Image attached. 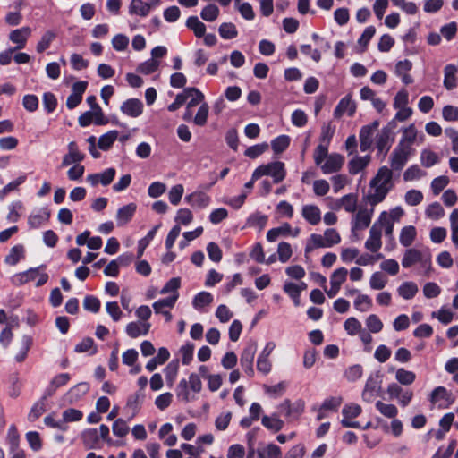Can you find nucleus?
I'll use <instances>...</instances> for the list:
<instances>
[{
	"label": "nucleus",
	"mask_w": 458,
	"mask_h": 458,
	"mask_svg": "<svg viewBox=\"0 0 458 458\" xmlns=\"http://www.w3.org/2000/svg\"><path fill=\"white\" fill-rule=\"evenodd\" d=\"M393 169L384 165L381 166L376 176L370 181V187L374 188L373 193L367 196V199L370 206L375 207L382 202L388 191L393 188Z\"/></svg>",
	"instance_id": "obj_1"
},
{
	"label": "nucleus",
	"mask_w": 458,
	"mask_h": 458,
	"mask_svg": "<svg viewBox=\"0 0 458 458\" xmlns=\"http://www.w3.org/2000/svg\"><path fill=\"white\" fill-rule=\"evenodd\" d=\"M262 176H271L274 183L281 182L286 176L284 164L281 161H274L259 165L253 172V179H259Z\"/></svg>",
	"instance_id": "obj_2"
},
{
	"label": "nucleus",
	"mask_w": 458,
	"mask_h": 458,
	"mask_svg": "<svg viewBox=\"0 0 458 458\" xmlns=\"http://www.w3.org/2000/svg\"><path fill=\"white\" fill-rule=\"evenodd\" d=\"M395 128L394 121H391L380 130L376 137V148H377L378 155H381L383 157L386 156L394 141Z\"/></svg>",
	"instance_id": "obj_3"
},
{
	"label": "nucleus",
	"mask_w": 458,
	"mask_h": 458,
	"mask_svg": "<svg viewBox=\"0 0 458 458\" xmlns=\"http://www.w3.org/2000/svg\"><path fill=\"white\" fill-rule=\"evenodd\" d=\"M44 268L45 266L42 265L40 267H31L24 272L18 273L13 276V283L16 285H22L38 279L36 286H42L48 280V275L47 273L40 272V270Z\"/></svg>",
	"instance_id": "obj_4"
},
{
	"label": "nucleus",
	"mask_w": 458,
	"mask_h": 458,
	"mask_svg": "<svg viewBox=\"0 0 458 458\" xmlns=\"http://www.w3.org/2000/svg\"><path fill=\"white\" fill-rule=\"evenodd\" d=\"M161 4V0H131L128 6L130 15L147 17L150 12Z\"/></svg>",
	"instance_id": "obj_5"
},
{
	"label": "nucleus",
	"mask_w": 458,
	"mask_h": 458,
	"mask_svg": "<svg viewBox=\"0 0 458 458\" xmlns=\"http://www.w3.org/2000/svg\"><path fill=\"white\" fill-rule=\"evenodd\" d=\"M412 151L413 149H408L397 145L390 157L391 168L394 171H401L409 160Z\"/></svg>",
	"instance_id": "obj_6"
},
{
	"label": "nucleus",
	"mask_w": 458,
	"mask_h": 458,
	"mask_svg": "<svg viewBox=\"0 0 458 458\" xmlns=\"http://www.w3.org/2000/svg\"><path fill=\"white\" fill-rule=\"evenodd\" d=\"M361 407L358 404H346L342 410L343 419L341 420V424L344 428H361L358 421L352 420V419L357 418L361 413Z\"/></svg>",
	"instance_id": "obj_7"
},
{
	"label": "nucleus",
	"mask_w": 458,
	"mask_h": 458,
	"mask_svg": "<svg viewBox=\"0 0 458 458\" xmlns=\"http://www.w3.org/2000/svg\"><path fill=\"white\" fill-rule=\"evenodd\" d=\"M277 409L279 414L284 415L290 420H294L303 412L304 403L300 400L292 404L289 400H284Z\"/></svg>",
	"instance_id": "obj_8"
},
{
	"label": "nucleus",
	"mask_w": 458,
	"mask_h": 458,
	"mask_svg": "<svg viewBox=\"0 0 458 458\" xmlns=\"http://www.w3.org/2000/svg\"><path fill=\"white\" fill-rule=\"evenodd\" d=\"M257 352L256 343L249 344L242 351L240 358V363L244 371L250 376L253 377V360Z\"/></svg>",
	"instance_id": "obj_9"
},
{
	"label": "nucleus",
	"mask_w": 458,
	"mask_h": 458,
	"mask_svg": "<svg viewBox=\"0 0 458 458\" xmlns=\"http://www.w3.org/2000/svg\"><path fill=\"white\" fill-rule=\"evenodd\" d=\"M379 126L378 121H374L370 124H367L361 127L360 131V148L362 152L369 150L373 143L374 132Z\"/></svg>",
	"instance_id": "obj_10"
},
{
	"label": "nucleus",
	"mask_w": 458,
	"mask_h": 458,
	"mask_svg": "<svg viewBox=\"0 0 458 458\" xmlns=\"http://www.w3.org/2000/svg\"><path fill=\"white\" fill-rule=\"evenodd\" d=\"M381 387V380L379 373L370 375L365 384L362 392V399L367 403H371Z\"/></svg>",
	"instance_id": "obj_11"
},
{
	"label": "nucleus",
	"mask_w": 458,
	"mask_h": 458,
	"mask_svg": "<svg viewBox=\"0 0 458 458\" xmlns=\"http://www.w3.org/2000/svg\"><path fill=\"white\" fill-rule=\"evenodd\" d=\"M115 174H116L115 169L113 167H110V168L106 169L102 173L90 174L87 175L86 181L92 187H95L98 184H102L103 186H107L113 182Z\"/></svg>",
	"instance_id": "obj_12"
},
{
	"label": "nucleus",
	"mask_w": 458,
	"mask_h": 458,
	"mask_svg": "<svg viewBox=\"0 0 458 458\" xmlns=\"http://www.w3.org/2000/svg\"><path fill=\"white\" fill-rule=\"evenodd\" d=\"M67 148L68 153L64 156L60 167H66L72 164H79L85 157V155L79 150L78 145L75 141H71L68 144Z\"/></svg>",
	"instance_id": "obj_13"
},
{
	"label": "nucleus",
	"mask_w": 458,
	"mask_h": 458,
	"mask_svg": "<svg viewBox=\"0 0 458 458\" xmlns=\"http://www.w3.org/2000/svg\"><path fill=\"white\" fill-rule=\"evenodd\" d=\"M344 163V156L333 153L330 154L326 161L320 165V168L325 174H333L338 172Z\"/></svg>",
	"instance_id": "obj_14"
},
{
	"label": "nucleus",
	"mask_w": 458,
	"mask_h": 458,
	"mask_svg": "<svg viewBox=\"0 0 458 458\" xmlns=\"http://www.w3.org/2000/svg\"><path fill=\"white\" fill-rule=\"evenodd\" d=\"M381 228L377 224H374L369 230V236L365 242V248L371 252H377L381 249Z\"/></svg>",
	"instance_id": "obj_15"
},
{
	"label": "nucleus",
	"mask_w": 458,
	"mask_h": 458,
	"mask_svg": "<svg viewBox=\"0 0 458 458\" xmlns=\"http://www.w3.org/2000/svg\"><path fill=\"white\" fill-rule=\"evenodd\" d=\"M374 211V207L371 206L370 209L366 208H360L354 216L352 230H361L367 228L370 222Z\"/></svg>",
	"instance_id": "obj_16"
},
{
	"label": "nucleus",
	"mask_w": 458,
	"mask_h": 458,
	"mask_svg": "<svg viewBox=\"0 0 458 458\" xmlns=\"http://www.w3.org/2000/svg\"><path fill=\"white\" fill-rule=\"evenodd\" d=\"M123 114L136 118L143 112V103L138 98H130L124 101L121 106Z\"/></svg>",
	"instance_id": "obj_17"
},
{
	"label": "nucleus",
	"mask_w": 458,
	"mask_h": 458,
	"mask_svg": "<svg viewBox=\"0 0 458 458\" xmlns=\"http://www.w3.org/2000/svg\"><path fill=\"white\" fill-rule=\"evenodd\" d=\"M356 111V104L352 100L351 96L344 97L339 103L337 104L335 111L334 116L335 118H340L344 114H347L349 116H352Z\"/></svg>",
	"instance_id": "obj_18"
},
{
	"label": "nucleus",
	"mask_w": 458,
	"mask_h": 458,
	"mask_svg": "<svg viewBox=\"0 0 458 458\" xmlns=\"http://www.w3.org/2000/svg\"><path fill=\"white\" fill-rule=\"evenodd\" d=\"M31 34L30 27H22L21 29L14 30L9 34V39L17 44L15 50L21 49L25 47L28 38Z\"/></svg>",
	"instance_id": "obj_19"
},
{
	"label": "nucleus",
	"mask_w": 458,
	"mask_h": 458,
	"mask_svg": "<svg viewBox=\"0 0 458 458\" xmlns=\"http://www.w3.org/2000/svg\"><path fill=\"white\" fill-rule=\"evenodd\" d=\"M418 131L413 123L403 130V134L397 145L412 149V144L417 142Z\"/></svg>",
	"instance_id": "obj_20"
},
{
	"label": "nucleus",
	"mask_w": 458,
	"mask_h": 458,
	"mask_svg": "<svg viewBox=\"0 0 458 458\" xmlns=\"http://www.w3.org/2000/svg\"><path fill=\"white\" fill-rule=\"evenodd\" d=\"M137 209L135 203H130L120 208L116 213V221L118 226H123L128 224L133 217Z\"/></svg>",
	"instance_id": "obj_21"
},
{
	"label": "nucleus",
	"mask_w": 458,
	"mask_h": 458,
	"mask_svg": "<svg viewBox=\"0 0 458 458\" xmlns=\"http://www.w3.org/2000/svg\"><path fill=\"white\" fill-rule=\"evenodd\" d=\"M302 217L310 225H316L321 220V211L316 205H304L301 209Z\"/></svg>",
	"instance_id": "obj_22"
},
{
	"label": "nucleus",
	"mask_w": 458,
	"mask_h": 458,
	"mask_svg": "<svg viewBox=\"0 0 458 458\" xmlns=\"http://www.w3.org/2000/svg\"><path fill=\"white\" fill-rule=\"evenodd\" d=\"M183 94L185 96V101L189 99L187 102L188 107H194L198 105H201L204 101V95L203 93L197 88L190 87L185 88L183 89Z\"/></svg>",
	"instance_id": "obj_23"
},
{
	"label": "nucleus",
	"mask_w": 458,
	"mask_h": 458,
	"mask_svg": "<svg viewBox=\"0 0 458 458\" xmlns=\"http://www.w3.org/2000/svg\"><path fill=\"white\" fill-rule=\"evenodd\" d=\"M49 217L50 211L47 208H41L29 216L28 224L32 229L39 228L49 220Z\"/></svg>",
	"instance_id": "obj_24"
},
{
	"label": "nucleus",
	"mask_w": 458,
	"mask_h": 458,
	"mask_svg": "<svg viewBox=\"0 0 458 458\" xmlns=\"http://www.w3.org/2000/svg\"><path fill=\"white\" fill-rule=\"evenodd\" d=\"M150 329V323L148 322H131L126 326V333L131 338H136L140 335H146Z\"/></svg>",
	"instance_id": "obj_25"
},
{
	"label": "nucleus",
	"mask_w": 458,
	"mask_h": 458,
	"mask_svg": "<svg viewBox=\"0 0 458 458\" xmlns=\"http://www.w3.org/2000/svg\"><path fill=\"white\" fill-rule=\"evenodd\" d=\"M458 69L454 64H447L444 69L443 84L447 90H452L457 86Z\"/></svg>",
	"instance_id": "obj_26"
},
{
	"label": "nucleus",
	"mask_w": 458,
	"mask_h": 458,
	"mask_svg": "<svg viewBox=\"0 0 458 458\" xmlns=\"http://www.w3.org/2000/svg\"><path fill=\"white\" fill-rule=\"evenodd\" d=\"M89 390V386L86 382H81L77 384L76 386H72L66 394V398L69 403H72L77 402L79 399H81V396H83L85 394L88 393Z\"/></svg>",
	"instance_id": "obj_27"
},
{
	"label": "nucleus",
	"mask_w": 458,
	"mask_h": 458,
	"mask_svg": "<svg viewBox=\"0 0 458 458\" xmlns=\"http://www.w3.org/2000/svg\"><path fill=\"white\" fill-rule=\"evenodd\" d=\"M185 201L193 208H205L209 204L210 199L203 192H193L185 197Z\"/></svg>",
	"instance_id": "obj_28"
},
{
	"label": "nucleus",
	"mask_w": 458,
	"mask_h": 458,
	"mask_svg": "<svg viewBox=\"0 0 458 458\" xmlns=\"http://www.w3.org/2000/svg\"><path fill=\"white\" fill-rule=\"evenodd\" d=\"M81 440L87 449L98 447L99 437L96 428H88L81 433Z\"/></svg>",
	"instance_id": "obj_29"
},
{
	"label": "nucleus",
	"mask_w": 458,
	"mask_h": 458,
	"mask_svg": "<svg viewBox=\"0 0 458 458\" xmlns=\"http://www.w3.org/2000/svg\"><path fill=\"white\" fill-rule=\"evenodd\" d=\"M423 259L422 253L416 249H408L404 252L402 259L403 267H411L416 263L421 262Z\"/></svg>",
	"instance_id": "obj_30"
},
{
	"label": "nucleus",
	"mask_w": 458,
	"mask_h": 458,
	"mask_svg": "<svg viewBox=\"0 0 458 458\" xmlns=\"http://www.w3.org/2000/svg\"><path fill=\"white\" fill-rule=\"evenodd\" d=\"M418 291V285L411 281L403 283L397 289L398 294L404 300L412 299Z\"/></svg>",
	"instance_id": "obj_31"
},
{
	"label": "nucleus",
	"mask_w": 458,
	"mask_h": 458,
	"mask_svg": "<svg viewBox=\"0 0 458 458\" xmlns=\"http://www.w3.org/2000/svg\"><path fill=\"white\" fill-rule=\"evenodd\" d=\"M336 208H343L348 213H353L357 207V198L354 194H346L335 203Z\"/></svg>",
	"instance_id": "obj_32"
},
{
	"label": "nucleus",
	"mask_w": 458,
	"mask_h": 458,
	"mask_svg": "<svg viewBox=\"0 0 458 458\" xmlns=\"http://www.w3.org/2000/svg\"><path fill=\"white\" fill-rule=\"evenodd\" d=\"M369 156L354 157L348 163L349 173L357 174L369 165Z\"/></svg>",
	"instance_id": "obj_33"
},
{
	"label": "nucleus",
	"mask_w": 458,
	"mask_h": 458,
	"mask_svg": "<svg viewBox=\"0 0 458 458\" xmlns=\"http://www.w3.org/2000/svg\"><path fill=\"white\" fill-rule=\"evenodd\" d=\"M24 257V247L21 244L13 246L5 256L4 262L8 265H16Z\"/></svg>",
	"instance_id": "obj_34"
},
{
	"label": "nucleus",
	"mask_w": 458,
	"mask_h": 458,
	"mask_svg": "<svg viewBox=\"0 0 458 458\" xmlns=\"http://www.w3.org/2000/svg\"><path fill=\"white\" fill-rule=\"evenodd\" d=\"M186 26L194 32L197 38H201L205 35L206 26L197 16H190L186 21Z\"/></svg>",
	"instance_id": "obj_35"
},
{
	"label": "nucleus",
	"mask_w": 458,
	"mask_h": 458,
	"mask_svg": "<svg viewBox=\"0 0 458 458\" xmlns=\"http://www.w3.org/2000/svg\"><path fill=\"white\" fill-rule=\"evenodd\" d=\"M318 248H327L325 237L320 234L312 233L310 234V239L306 244L305 254L307 255Z\"/></svg>",
	"instance_id": "obj_36"
},
{
	"label": "nucleus",
	"mask_w": 458,
	"mask_h": 458,
	"mask_svg": "<svg viewBox=\"0 0 458 458\" xmlns=\"http://www.w3.org/2000/svg\"><path fill=\"white\" fill-rule=\"evenodd\" d=\"M417 232L413 225L404 226L400 234V242L404 247H409L412 244Z\"/></svg>",
	"instance_id": "obj_37"
},
{
	"label": "nucleus",
	"mask_w": 458,
	"mask_h": 458,
	"mask_svg": "<svg viewBox=\"0 0 458 458\" xmlns=\"http://www.w3.org/2000/svg\"><path fill=\"white\" fill-rule=\"evenodd\" d=\"M117 137V131H109L98 139V148L102 150H108L116 140Z\"/></svg>",
	"instance_id": "obj_38"
},
{
	"label": "nucleus",
	"mask_w": 458,
	"mask_h": 458,
	"mask_svg": "<svg viewBox=\"0 0 458 458\" xmlns=\"http://www.w3.org/2000/svg\"><path fill=\"white\" fill-rule=\"evenodd\" d=\"M261 422L264 427L276 432L281 430L284 426V421L278 418L277 414L263 416Z\"/></svg>",
	"instance_id": "obj_39"
},
{
	"label": "nucleus",
	"mask_w": 458,
	"mask_h": 458,
	"mask_svg": "<svg viewBox=\"0 0 458 458\" xmlns=\"http://www.w3.org/2000/svg\"><path fill=\"white\" fill-rule=\"evenodd\" d=\"M376 408L383 416L389 419H395L398 414V409L395 405L385 403L381 401L376 403Z\"/></svg>",
	"instance_id": "obj_40"
},
{
	"label": "nucleus",
	"mask_w": 458,
	"mask_h": 458,
	"mask_svg": "<svg viewBox=\"0 0 458 458\" xmlns=\"http://www.w3.org/2000/svg\"><path fill=\"white\" fill-rule=\"evenodd\" d=\"M375 224H377L380 226L381 232L383 230L385 231V234L386 236L392 235L394 223L392 222L387 212H382L378 220Z\"/></svg>",
	"instance_id": "obj_41"
},
{
	"label": "nucleus",
	"mask_w": 458,
	"mask_h": 458,
	"mask_svg": "<svg viewBox=\"0 0 458 458\" xmlns=\"http://www.w3.org/2000/svg\"><path fill=\"white\" fill-rule=\"evenodd\" d=\"M178 299V293L173 294L170 297L161 299L153 303V309L156 313L164 311V308H173Z\"/></svg>",
	"instance_id": "obj_42"
},
{
	"label": "nucleus",
	"mask_w": 458,
	"mask_h": 458,
	"mask_svg": "<svg viewBox=\"0 0 458 458\" xmlns=\"http://www.w3.org/2000/svg\"><path fill=\"white\" fill-rule=\"evenodd\" d=\"M451 240L458 250V208H454L450 215Z\"/></svg>",
	"instance_id": "obj_43"
},
{
	"label": "nucleus",
	"mask_w": 458,
	"mask_h": 458,
	"mask_svg": "<svg viewBox=\"0 0 458 458\" xmlns=\"http://www.w3.org/2000/svg\"><path fill=\"white\" fill-rule=\"evenodd\" d=\"M290 144V138L287 135H280L271 141V148L276 154L284 152Z\"/></svg>",
	"instance_id": "obj_44"
},
{
	"label": "nucleus",
	"mask_w": 458,
	"mask_h": 458,
	"mask_svg": "<svg viewBox=\"0 0 458 458\" xmlns=\"http://www.w3.org/2000/svg\"><path fill=\"white\" fill-rule=\"evenodd\" d=\"M451 394L443 386H437L435 388L430 395V402L432 403H438L441 401L450 403Z\"/></svg>",
	"instance_id": "obj_45"
},
{
	"label": "nucleus",
	"mask_w": 458,
	"mask_h": 458,
	"mask_svg": "<svg viewBox=\"0 0 458 458\" xmlns=\"http://www.w3.org/2000/svg\"><path fill=\"white\" fill-rule=\"evenodd\" d=\"M219 35L225 39H232L237 37L238 31L232 22H224L218 29Z\"/></svg>",
	"instance_id": "obj_46"
},
{
	"label": "nucleus",
	"mask_w": 458,
	"mask_h": 458,
	"mask_svg": "<svg viewBox=\"0 0 458 458\" xmlns=\"http://www.w3.org/2000/svg\"><path fill=\"white\" fill-rule=\"evenodd\" d=\"M395 378L400 384L408 386L414 382L416 375L412 371L401 368L397 369Z\"/></svg>",
	"instance_id": "obj_47"
},
{
	"label": "nucleus",
	"mask_w": 458,
	"mask_h": 458,
	"mask_svg": "<svg viewBox=\"0 0 458 458\" xmlns=\"http://www.w3.org/2000/svg\"><path fill=\"white\" fill-rule=\"evenodd\" d=\"M209 112V106L206 102H203L193 117V123L198 126H204L207 123Z\"/></svg>",
	"instance_id": "obj_48"
},
{
	"label": "nucleus",
	"mask_w": 458,
	"mask_h": 458,
	"mask_svg": "<svg viewBox=\"0 0 458 458\" xmlns=\"http://www.w3.org/2000/svg\"><path fill=\"white\" fill-rule=\"evenodd\" d=\"M421 165L425 167H431L439 162L438 156L429 149H423L420 154Z\"/></svg>",
	"instance_id": "obj_49"
},
{
	"label": "nucleus",
	"mask_w": 458,
	"mask_h": 458,
	"mask_svg": "<svg viewBox=\"0 0 458 458\" xmlns=\"http://www.w3.org/2000/svg\"><path fill=\"white\" fill-rule=\"evenodd\" d=\"M213 301V296L208 292H201L198 293L193 299V307L197 310H200L209 305Z\"/></svg>",
	"instance_id": "obj_50"
},
{
	"label": "nucleus",
	"mask_w": 458,
	"mask_h": 458,
	"mask_svg": "<svg viewBox=\"0 0 458 458\" xmlns=\"http://www.w3.org/2000/svg\"><path fill=\"white\" fill-rule=\"evenodd\" d=\"M425 214L428 217L433 220H437L444 216L445 210L438 202H434L428 206Z\"/></svg>",
	"instance_id": "obj_51"
},
{
	"label": "nucleus",
	"mask_w": 458,
	"mask_h": 458,
	"mask_svg": "<svg viewBox=\"0 0 458 458\" xmlns=\"http://www.w3.org/2000/svg\"><path fill=\"white\" fill-rule=\"evenodd\" d=\"M56 34L52 30H47L43 34L40 40L37 44V51L38 53L44 52L46 49H47L51 44V42L55 38Z\"/></svg>",
	"instance_id": "obj_52"
},
{
	"label": "nucleus",
	"mask_w": 458,
	"mask_h": 458,
	"mask_svg": "<svg viewBox=\"0 0 458 458\" xmlns=\"http://www.w3.org/2000/svg\"><path fill=\"white\" fill-rule=\"evenodd\" d=\"M327 146L328 145L319 143V145L315 148L313 158L316 165L320 166L324 160L329 156Z\"/></svg>",
	"instance_id": "obj_53"
},
{
	"label": "nucleus",
	"mask_w": 458,
	"mask_h": 458,
	"mask_svg": "<svg viewBox=\"0 0 458 458\" xmlns=\"http://www.w3.org/2000/svg\"><path fill=\"white\" fill-rule=\"evenodd\" d=\"M386 284L387 278L381 272H375L372 274L369 280L371 289L381 290L386 285Z\"/></svg>",
	"instance_id": "obj_54"
},
{
	"label": "nucleus",
	"mask_w": 458,
	"mask_h": 458,
	"mask_svg": "<svg viewBox=\"0 0 458 458\" xmlns=\"http://www.w3.org/2000/svg\"><path fill=\"white\" fill-rule=\"evenodd\" d=\"M219 15V9L215 4H208L200 13V17L207 21H214Z\"/></svg>",
	"instance_id": "obj_55"
},
{
	"label": "nucleus",
	"mask_w": 458,
	"mask_h": 458,
	"mask_svg": "<svg viewBox=\"0 0 458 458\" xmlns=\"http://www.w3.org/2000/svg\"><path fill=\"white\" fill-rule=\"evenodd\" d=\"M423 199V194L419 190H410L405 193L404 200L409 206H417Z\"/></svg>",
	"instance_id": "obj_56"
},
{
	"label": "nucleus",
	"mask_w": 458,
	"mask_h": 458,
	"mask_svg": "<svg viewBox=\"0 0 458 458\" xmlns=\"http://www.w3.org/2000/svg\"><path fill=\"white\" fill-rule=\"evenodd\" d=\"M112 430L114 435L116 437H123L129 433L130 428L125 420L123 419H117L113 424Z\"/></svg>",
	"instance_id": "obj_57"
},
{
	"label": "nucleus",
	"mask_w": 458,
	"mask_h": 458,
	"mask_svg": "<svg viewBox=\"0 0 458 458\" xmlns=\"http://www.w3.org/2000/svg\"><path fill=\"white\" fill-rule=\"evenodd\" d=\"M281 452L280 448L275 444H269L264 448L258 449L259 458H274Z\"/></svg>",
	"instance_id": "obj_58"
},
{
	"label": "nucleus",
	"mask_w": 458,
	"mask_h": 458,
	"mask_svg": "<svg viewBox=\"0 0 458 458\" xmlns=\"http://www.w3.org/2000/svg\"><path fill=\"white\" fill-rule=\"evenodd\" d=\"M354 307L358 310L365 312L372 307V301L366 294H359L354 301Z\"/></svg>",
	"instance_id": "obj_59"
},
{
	"label": "nucleus",
	"mask_w": 458,
	"mask_h": 458,
	"mask_svg": "<svg viewBox=\"0 0 458 458\" xmlns=\"http://www.w3.org/2000/svg\"><path fill=\"white\" fill-rule=\"evenodd\" d=\"M159 66V62L155 59H148L146 62L140 64L138 67V72L143 73V74H151L155 72Z\"/></svg>",
	"instance_id": "obj_60"
},
{
	"label": "nucleus",
	"mask_w": 458,
	"mask_h": 458,
	"mask_svg": "<svg viewBox=\"0 0 458 458\" xmlns=\"http://www.w3.org/2000/svg\"><path fill=\"white\" fill-rule=\"evenodd\" d=\"M348 271L344 267H340L334 271L330 277V284L341 287V284L346 280Z\"/></svg>",
	"instance_id": "obj_61"
},
{
	"label": "nucleus",
	"mask_w": 458,
	"mask_h": 458,
	"mask_svg": "<svg viewBox=\"0 0 458 458\" xmlns=\"http://www.w3.org/2000/svg\"><path fill=\"white\" fill-rule=\"evenodd\" d=\"M425 173L419 167L418 165H413L406 169V171L403 173V180L406 182L414 181L420 178Z\"/></svg>",
	"instance_id": "obj_62"
},
{
	"label": "nucleus",
	"mask_w": 458,
	"mask_h": 458,
	"mask_svg": "<svg viewBox=\"0 0 458 458\" xmlns=\"http://www.w3.org/2000/svg\"><path fill=\"white\" fill-rule=\"evenodd\" d=\"M335 127L330 123L324 124L321 129L320 143L329 145L334 134Z\"/></svg>",
	"instance_id": "obj_63"
},
{
	"label": "nucleus",
	"mask_w": 458,
	"mask_h": 458,
	"mask_svg": "<svg viewBox=\"0 0 458 458\" xmlns=\"http://www.w3.org/2000/svg\"><path fill=\"white\" fill-rule=\"evenodd\" d=\"M449 183V178L445 175L435 178L431 182V189L435 195H438Z\"/></svg>",
	"instance_id": "obj_64"
}]
</instances>
